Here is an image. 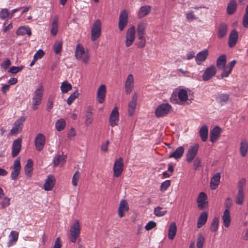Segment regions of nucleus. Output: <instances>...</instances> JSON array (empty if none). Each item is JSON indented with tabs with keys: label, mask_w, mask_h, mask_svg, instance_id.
I'll return each mask as SVG.
<instances>
[{
	"label": "nucleus",
	"mask_w": 248,
	"mask_h": 248,
	"mask_svg": "<svg viewBox=\"0 0 248 248\" xmlns=\"http://www.w3.org/2000/svg\"><path fill=\"white\" fill-rule=\"evenodd\" d=\"M219 219L217 217H214L212 220L210 230L212 232H216L217 231L218 228Z\"/></svg>",
	"instance_id": "48"
},
{
	"label": "nucleus",
	"mask_w": 248,
	"mask_h": 248,
	"mask_svg": "<svg viewBox=\"0 0 248 248\" xmlns=\"http://www.w3.org/2000/svg\"><path fill=\"white\" fill-rule=\"evenodd\" d=\"M244 191L238 190V192L236 196V203L238 205H242L244 201Z\"/></svg>",
	"instance_id": "43"
},
{
	"label": "nucleus",
	"mask_w": 248,
	"mask_h": 248,
	"mask_svg": "<svg viewBox=\"0 0 248 248\" xmlns=\"http://www.w3.org/2000/svg\"><path fill=\"white\" fill-rule=\"evenodd\" d=\"M178 97L181 102H185L187 100V93L185 89L180 90L178 93Z\"/></svg>",
	"instance_id": "46"
},
{
	"label": "nucleus",
	"mask_w": 248,
	"mask_h": 248,
	"mask_svg": "<svg viewBox=\"0 0 248 248\" xmlns=\"http://www.w3.org/2000/svg\"><path fill=\"white\" fill-rule=\"evenodd\" d=\"M9 237L10 239L7 246L8 247H10L17 241L18 237V233L16 231H12Z\"/></svg>",
	"instance_id": "39"
},
{
	"label": "nucleus",
	"mask_w": 248,
	"mask_h": 248,
	"mask_svg": "<svg viewBox=\"0 0 248 248\" xmlns=\"http://www.w3.org/2000/svg\"><path fill=\"white\" fill-rule=\"evenodd\" d=\"M221 128L218 126H216L213 128L212 130H211L210 133V140L212 142H215L218 138L219 136L220 133L221 132Z\"/></svg>",
	"instance_id": "23"
},
{
	"label": "nucleus",
	"mask_w": 248,
	"mask_h": 248,
	"mask_svg": "<svg viewBox=\"0 0 248 248\" xmlns=\"http://www.w3.org/2000/svg\"><path fill=\"white\" fill-rule=\"evenodd\" d=\"M75 57L78 60L82 59L83 62L85 63L89 62V56L87 53L85 52L84 47L79 44L77 46L75 51Z\"/></svg>",
	"instance_id": "4"
},
{
	"label": "nucleus",
	"mask_w": 248,
	"mask_h": 248,
	"mask_svg": "<svg viewBox=\"0 0 248 248\" xmlns=\"http://www.w3.org/2000/svg\"><path fill=\"white\" fill-rule=\"evenodd\" d=\"M156 226V223L153 221H149L147 225L145 227V229L147 231H149L154 227H155Z\"/></svg>",
	"instance_id": "62"
},
{
	"label": "nucleus",
	"mask_w": 248,
	"mask_h": 248,
	"mask_svg": "<svg viewBox=\"0 0 248 248\" xmlns=\"http://www.w3.org/2000/svg\"><path fill=\"white\" fill-rule=\"evenodd\" d=\"M20 169L21 165L20 159L17 158L14 161L13 167L12 168V171L11 174L12 180H15L17 179L20 173Z\"/></svg>",
	"instance_id": "14"
},
{
	"label": "nucleus",
	"mask_w": 248,
	"mask_h": 248,
	"mask_svg": "<svg viewBox=\"0 0 248 248\" xmlns=\"http://www.w3.org/2000/svg\"><path fill=\"white\" fill-rule=\"evenodd\" d=\"M80 226L78 220H75L70 229L69 239L70 242L75 243L79 236Z\"/></svg>",
	"instance_id": "1"
},
{
	"label": "nucleus",
	"mask_w": 248,
	"mask_h": 248,
	"mask_svg": "<svg viewBox=\"0 0 248 248\" xmlns=\"http://www.w3.org/2000/svg\"><path fill=\"white\" fill-rule=\"evenodd\" d=\"M170 185V181L167 180L163 182L160 186V190L162 191H165Z\"/></svg>",
	"instance_id": "57"
},
{
	"label": "nucleus",
	"mask_w": 248,
	"mask_h": 248,
	"mask_svg": "<svg viewBox=\"0 0 248 248\" xmlns=\"http://www.w3.org/2000/svg\"><path fill=\"white\" fill-rule=\"evenodd\" d=\"M208 217L207 213L204 212H202L198 218L197 221V228H202L206 222Z\"/></svg>",
	"instance_id": "31"
},
{
	"label": "nucleus",
	"mask_w": 248,
	"mask_h": 248,
	"mask_svg": "<svg viewBox=\"0 0 248 248\" xmlns=\"http://www.w3.org/2000/svg\"><path fill=\"white\" fill-rule=\"evenodd\" d=\"M193 166L194 167V170H197L199 167L202 166L201 159L199 157L196 158L194 161Z\"/></svg>",
	"instance_id": "59"
},
{
	"label": "nucleus",
	"mask_w": 248,
	"mask_h": 248,
	"mask_svg": "<svg viewBox=\"0 0 248 248\" xmlns=\"http://www.w3.org/2000/svg\"><path fill=\"white\" fill-rule=\"evenodd\" d=\"M221 173L220 172L216 173L212 178L210 181V187L212 189H215L219 185Z\"/></svg>",
	"instance_id": "25"
},
{
	"label": "nucleus",
	"mask_w": 248,
	"mask_h": 248,
	"mask_svg": "<svg viewBox=\"0 0 248 248\" xmlns=\"http://www.w3.org/2000/svg\"><path fill=\"white\" fill-rule=\"evenodd\" d=\"M101 23L100 20L97 19L93 23L91 30V40L94 41L101 36Z\"/></svg>",
	"instance_id": "3"
},
{
	"label": "nucleus",
	"mask_w": 248,
	"mask_h": 248,
	"mask_svg": "<svg viewBox=\"0 0 248 248\" xmlns=\"http://www.w3.org/2000/svg\"><path fill=\"white\" fill-rule=\"evenodd\" d=\"M207 196L205 193L201 192L197 200L198 207L201 210H204L208 206V201H207Z\"/></svg>",
	"instance_id": "9"
},
{
	"label": "nucleus",
	"mask_w": 248,
	"mask_h": 248,
	"mask_svg": "<svg viewBox=\"0 0 248 248\" xmlns=\"http://www.w3.org/2000/svg\"><path fill=\"white\" fill-rule=\"evenodd\" d=\"M129 208L127 202L125 200H123L120 202L119 207L118 210V214L120 217H124V212L129 210Z\"/></svg>",
	"instance_id": "24"
},
{
	"label": "nucleus",
	"mask_w": 248,
	"mask_h": 248,
	"mask_svg": "<svg viewBox=\"0 0 248 248\" xmlns=\"http://www.w3.org/2000/svg\"><path fill=\"white\" fill-rule=\"evenodd\" d=\"M197 18V17L195 16V15L194 14V12L193 11H189L186 14V19L187 20L191 21L196 19Z\"/></svg>",
	"instance_id": "63"
},
{
	"label": "nucleus",
	"mask_w": 248,
	"mask_h": 248,
	"mask_svg": "<svg viewBox=\"0 0 248 248\" xmlns=\"http://www.w3.org/2000/svg\"><path fill=\"white\" fill-rule=\"evenodd\" d=\"M32 166L33 161L31 159H28L27 164L25 166L24 170L26 175L29 176V177L31 176L32 172Z\"/></svg>",
	"instance_id": "41"
},
{
	"label": "nucleus",
	"mask_w": 248,
	"mask_h": 248,
	"mask_svg": "<svg viewBox=\"0 0 248 248\" xmlns=\"http://www.w3.org/2000/svg\"><path fill=\"white\" fill-rule=\"evenodd\" d=\"M184 151V148L183 146H179L169 155V157L173 158L176 160L179 159L183 156Z\"/></svg>",
	"instance_id": "26"
},
{
	"label": "nucleus",
	"mask_w": 248,
	"mask_h": 248,
	"mask_svg": "<svg viewBox=\"0 0 248 248\" xmlns=\"http://www.w3.org/2000/svg\"><path fill=\"white\" fill-rule=\"evenodd\" d=\"M110 125L113 127L118 124L119 121V112L118 108L115 107L111 111L109 119Z\"/></svg>",
	"instance_id": "17"
},
{
	"label": "nucleus",
	"mask_w": 248,
	"mask_h": 248,
	"mask_svg": "<svg viewBox=\"0 0 248 248\" xmlns=\"http://www.w3.org/2000/svg\"><path fill=\"white\" fill-rule=\"evenodd\" d=\"M128 21V13L126 10L122 11L119 18L118 27L121 31L127 25Z\"/></svg>",
	"instance_id": "7"
},
{
	"label": "nucleus",
	"mask_w": 248,
	"mask_h": 248,
	"mask_svg": "<svg viewBox=\"0 0 248 248\" xmlns=\"http://www.w3.org/2000/svg\"><path fill=\"white\" fill-rule=\"evenodd\" d=\"M72 88V86L71 84L69 83L67 81H64L62 82L61 89L62 93H66L68 91H70Z\"/></svg>",
	"instance_id": "47"
},
{
	"label": "nucleus",
	"mask_w": 248,
	"mask_h": 248,
	"mask_svg": "<svg viewBox=\"0 0 248 248\" xmlns=\"http://www.w3.org/2000/svg\"><path fill=\"white\" fill-rule=\"evenodd\" d=\"M25 120L26 118L24 116L20 117L18 119H17L14 123V126L11 130L10 134L13 135L20 132L22 130L21 125H22L23 123L25 121Z\"/></svg>",
	"instance_id": "13"
},
{
	"label": "nucleus",
	"mask_w": 248,
	"mask_h": 248,
	"mask_svg": "<svg viewBox=\"0 0 248 248\" xmlns=\"http://www.w3.org/2000/svg\"><path fill=\"white\" fill-rule=\"evenodd\" d=\"M106 93V87L105 85H101L98 89L97 92V100L99 103L104 102Z\"/></svg>",
	"instance_id": "19"
},
{
	"label": "nucleus",
	"mask_w": 248,
	"mask_h": 248,
	"mask_svg": "<svg viewBox=\"0 0 248 248\" xmlns=\"http://www.w3.org/2000/svg\"><path fill=\"white\" fill-rule=\"evenodd\" d=\"M135 27L132 26L127 31L125 35V46L129 47L131 46L135 39Z\"/></svg>",
	"instance_id": "6"
},
{
	"label": "nucleus",
	"mask_w": 248,
	"mask_h": 248,
	"mask_svg": "<svg viewBox=\"0 0 248 248\" xmlns=\"http://www.w3.org/2000/svg\"><path fill=\"white\" fill-rule=\"evenodd\" d=\"M216 101L221 106L226 104L229 99V95L228 94L220 93L217 94L216 97Z\"/></svg>",
	"instance_id": "33"
},
{
	"label": "nucleus",
	"mask_w": 248,
	"mask_h": 248,
	"mask_svg": "<svg viewBox=\"0 0 248 248\" xmlns=\"http://www.w3.org/2000/svg\"><path fill=\"white\" fill-rule=\"evenodd\" d=\"M237 8V2L235 0H231L228 4L227 7V14L232 15L236 11Z\"/></svg>",
	"instance_id": "30"
},
{
	"label": "nucleus",
	"mask_w": 248,
	"mask_h": 248,
	"mask_svg": "<svg viewBox=\"0 0 248 248\" xmlns=\"http://www.w3.org/2000/svg\"><path fill=\"white\" fill-rule=\"evenodd\" d=\"M45 52L42 49L38 50L34 54V57L36 60L42 58L45 55Z\"/></svg>",
	"instance_id": "60"
},
{
	"label": "nucleus",
	"mask_w": 248,
	"mask_h": 248,
	"mask_svg": "<svg viewBox=\"0 0 248 248\" xmlns=\"http://www.w3.org/2000/svg\"><path fill=\"white\" fill-rule=\"evenodd\" d=\"M92 108L91 107H88L87 108L86 114V119H85V124L86 126H89L92 123L93 120V113Z\"/></svg>",
	"instance_id": "37"
},
{
	"label": "nucleus",
	"mask_w": 248,
	"mask_h": 248,
	"mask_svg": "<svg viewBox=\"0 0 248 248\" xmlns=\"http://www.w3.org/2000/svg\"><path fill=\"white\" fill-rule=\"evenodd\" d=\"M79 95L78 91H75L73 93H72L69 97L68 98L67 100V103L70 105H71L73 102L75 100V99L77 98Z\"/></svg>",
	"instance_id": "52"
},
{
	"label": "nucleus",
	"mask_w": 248,
	"mask_h": 248,
	"mask_svg": "<svg viewBox=\"0 0 248 248\" xmlns=\"http://www.w3.org/2000/svg\"><path fill=\"white\" fill-rule=\"evenodd\" d=\"M151 11V7L149 5L141 6L138 12V17L142 18L147 16Z\"/></svg>",
	"instance_id": "34"
},
{
	"label": "nucleus",
	"mask_w": 248,
	"mask_h": 248,
	"mask_svg": "<svg viewBox=\"0 0 248 248\" xmlns=\"http://www.w3.org/2000/svg\"><path fill=\"white\" fill-rule=\"evenodd\" d=\"M22 139L17 138L14 140L12 148V156L13 157L16 156L21 149Z\"/></svg>",
	"instance_id": "15"
},
{
	"label": "nucleus",
	"mask_w": 248,
	"mask_h": 248,
	"mask_svg": "<svg viewBox=\"0 0 248 248\" xmlns=\"http://www.w3.org/2000/svg\"><path fill=\"white\" fill-rule=\"evenodd\" d=\"M167 212L166 208L164 209L160 206H157L154 208V214L156 217H162L164 216Z\"/></svg>",
	"instance_id": "45"
},
{
	"label": "nucleus",
	"mask_w": 248,
	"mask_h": 248,
	"mask_svg": "<svg viewBox=\"0 0 248 248\" xmlns=\"http://www.w3.org/2000/svg\"><path fill=\"white\" fill-rule=\"evenodd\" d=\"M205 242V236L203 233L198 234L197 240V248H202Z\"/></svg>",
	"instance_id": "49"
},
{
	"label": "nucleus",
	"mask_w": 248,
	"mask_h": 248,
	"mask_svg": "<svg viewBox=\"0 0 248 248\" xmlns=\"http://www.w3.org/2000/svg\"><path fill=\"white\" fill-rule=\"evenodd\" d=\"M58 18L55 17L51 25V33L52 35L55 36L58 32Z\"/></svg>",
	"instance_id": "44"
},
{
	"label": "nucleus",
	"mask_w": 248,
	"mask_h": 248,
	"mask_svg": "<svg viewBox=\"0 0 248 248\" xmlns=\"http://www.w3.org/2000/svg\"><path fill=\"white\" fill-rule=\"evenodd\" d=\"M238 34L235 29H233L231 32L229 37L228 45L230 47H234L237 41Z\"/></svg>",
	"instance_id": "21"
},
{
	"label": "nucleus",
	"mask_w": 248,
	"mask_h": 248,
	"mask_svg": "<svg viewBox=\"0 0 248 248\" xmlns=\"http://www.w3.org/2000/svg\"><path fill=\"white\" fill-rule=\"evenodd\" d=\"M138 39L140 40L139 41L136 45L138 48H143L145 46L146 44V39L144 36H138Z\"/></svg>",
	"instance_id": "53"
},
{
	"label": "nucleus",
	"mask_w": 248,
	"mask_h": 248,
	"mask_svg": "<svg viewBox=\"0 0 248 248\" xmlns=\"http://www.w3.org/2000/svg\"><path fill=\"white\" fill-rule=\"evenodd\" d=\"M177 226L175 222L170 223L169 228L168 238L170 240H173L176 234Z\"/></svg>",
	"instance_id": "32"
},
{
	"label": "nucleus",
	"mask_w": 248,
	"mask_h": 248,
	"mask_svg": "<svg viewBox=\"0 0 248 248\" xmlns=\"http://www.w3.org/2000/svg\"><path fill=\"white\" fill-rule=\"evenodd\" d=\"M138 94L135 93L133 94L131 100L128 104V113L129 115L132 116L135 112L137 106V102L138 100Z\"/></svg>",
	"instance_id": "16"
},
{
	"label": "nucleus",
	"mask_w": 248,
	"mask_h": 248,
	"mask_svg": "<svg viewBox=\"0 0 248 248\" xmlns=\"http://www.w3.org/2000/svg\"><path fill=\"white\" fill-rule=\"evenodd\" d=\"M134 77L132 74H129L125 83V89L126 94H129L134 87Z\"/></svg>",
	"instance_id": "20"
},
{
	"label": "nucleus",
	"mask_w": 248,
	"mask_h": 248,
	"mask_svg": "<svg viewBox=\"0 0 248 248\" xmlns=\"http://www.w3.org/2000/svg\"><path fill=\"white\" fill-rule=\"evenodd\" d=\"M65 125V121L63 119H60L58 120L55 124V127L56 129L59 131H61L64 129Z\"/></svg>",
	"instance_id": "50"
},
{
	"label": "nucleus",
	"mask_w": 248,
	"mask_h": 248,
	"mask_svg": "<svg viewBox=\"0 0 248 248\" xmlns=\"http://www.w3.org/2000/svg\"><path fill=\"white\" fill-rule=\"evenodd\" d=\"M23 68V66H12L8 70V72L12 74H16L20 72Z\"/></svg>",
	"instance_id": "58"
},
{
	"label": "nucleus",
	"mask_w": 248,
	"mask_h": 248,
	"mask_svg": "<svg viewBox=\"0 0 248 248\" xmlns=\"http://www.w3.org/2000/svg\"><path fill=\"white\" fill-rule=\"evenodd\" d=\"M124 168V163L122 158H118L114 163L113 167V171L114 176L116 177L120 176L123 171Z\"/></svg>",
	"instance_id": "12"
},
{
	"label": "nucleus",
	"mask_w": 248,
	"mask_h": 248,
	"mask_svg": "<svg viewBox=\"0 0 248 248\" xmlns=\"http://www.w3.org/2000/svg\"><path fill=\"white\" fill-rule=\"evenodd\" d=\"M208 129L206 125L202 126L200 130V135L202 141H206L208 138Z\"/></svg>",
	"instance_id": "40"
},
{
	"label": "nucleus",
	"mask_w": 248,
	"mask_h": 248,
	"mask_svg": "<svg viewBox=\"0 0 248 248\" xmlns=\"http://www.w3.org/2000/svg\"><path fill=\"white\" fill-rule=\"evenodd\" d=\"M171 108V106L168 103L160 104L155 110V115L157 118L164 117L169 113Z\"/></svg>",
	"instance_id": "5"
},
{
	"label": "nucleus",
	"mask_w": 248,
	"mask_h": 248,
	"mask_svg": "<svg viewBox=\"0 0 248 248\" xmlns=\"http://www.w3.org/2000/svg\"><path fill=\"white\" fill-rule=\"evenodd\" d=\"M56 183L54 177L52 175L47 176L44 184V188L46 191H50L52 189Z\"/></svg>",
	"instance_id": "18"
},
{
	"label": "nucleus",
	"mask_w": 248,
	"mask_h": 248,
	"mask_svg": "<svg viewBox=\"0 0 248 248\" xmlns=\"http://www.w3.org/2000/svg\"><path fill=\"white\" fill-rule=\"evenodd\" d=\"M146 26L143 22H140L138 24L137 31L138 36H144L145 32Z\"/></svg>",
	"instance_id": "42"
},
{
	"label": "nucleus",
	"mask_w": 248,
	"mask_h": 248,
	"mask_svg": "<svg viewBox=\"0 0 248 248\" xmlns=\"http://www.w3.org/2000/svg\"><path fill=\"white\" fill-rule=\"evenodd\" d=\"M246 184V179L245 178H242L238 182V190H244V186Z\"/></svg>",
	"instance_id": "61"
},
{
	"label": "nucleus",
	"mask_w": 248,
	"mask_h": 248,
	"mask_svg": "<svg viewBox=\"0 0 248 248\" xmlns=\"http://www.w3.org/2000/svg\"><path fill=\"white\" fill-rule=\"evenodd\" d=\"M66 158L67 155H64L63 154L62 155H56L53 160L54 166L56 167L59 165H62L66 162Z\"/></svg>",
	"instance_id": "27"
},
{
	"label": "nucleus",
	"mask_w": 248,
	"mask_h": 248,
	"mask_svg": "<svg viewBox=\"0 0 248 248\" xmlns=\"http://www.w3.org/2000/svg\"><path fill=\"white\" fill-rule=\"evenodd\" d=\"M10 13L7 9H2L0 12V18L1 19H5L6 17H9Z\"/></svg>",
	"instance_id": "56"
},
{
	"label": "nucleus",
	"mask_w": 248,
	"mask_h": 248,
	"mask_svg": "<svg viewBox=\"0 0 248 248\" xmlns=\"http://www.w3.org/2000/svg\"><path fill=\"white\" fill-rule=\"evenodd\" d=\"M46 143V137L42 133L37 134L34 140V145L36 149L40 152L42 151L44 148Z\"/></svg>",
	"instance_id": "8"
},
{
	"label": "nucleus",
	"mask_w": 248,
	"mask_h": 248,
	"mask_svg": "<svg viewBox=\"0 0 248 248\" xmlns=\"http://www.w3.org/2000/svg\"><path fill=\"white\" fill-rule=\"evenodd\" d=\"M223 69V71L220 74L221 78L228 77L232 71V69H230V68L227 66Z\"/></svg>",
	"instance_id": "55"
},
{
	"label": "nucleus",
	"mask_w": 248,
	"mask_h": 248,
	"mask_svg": "<svg viewBox=\"0 0 248 248\" xmlns=\"http://www.w3.org/2000/svg\"><path fill=\"white\" fill-rule=\"evenodd\" d=\"M243 25L246 28H248V13L246 12L243 19Z\"/></svg>",
	"instance_id": "64"
},
{
	"label": "nucleus",
	"mask_w": 248,
	"mask_h": 248,
	"mask_svg": "<svg viewBox=\"0 0 248 248\" xmlns=\"http://www.w3.org/2000/svg\"><path fill=\"white\" fill-rule=\"evenodd\" d=\"M16 33L17 35H24L27 34L30 36L31 35V31L29 27L23 26L17 29Z\"/></svg>",
	"instance_id": "38"
},
{
	"label": "nucleus",
	"mask_w": 248,
	"mask_h": 248,
	"mask_svg": "<svg viewBox=\"0 0 248 248\" xmlns=\"http://www.w3.org/2000/svg\"><path fill=\"white\" fill-rule=\"evenodd\" d=\"M80 176L79 172L77 170L74 173L72 177V184L74 186H76L78 185V181Z\"/></svg>",
	"instance_id": "54"
},
{
	"label": "nucleus",
	"mask_w": 248,
	"mask_h": 248,
	"mask_svg": "<svg viewBox=\"0 0 248 248\" xmlns=\"http://www.w3.org/2000/svg\"><path fill=\"white\" fill-rule=\"evenodd\" d=\"M248 142L246 139L242 140L240 143V153L243 157H245L248 153Z\"/></svg>",
	"instance_id": "35"
},
{
	"label": "nucleus",
	"mask_w": 248,
	"mask_h": 248,
	"mask_svg": "<svg viewBox=\"0 0 248 248\" xmlns=\"http://www.w3.org/2000/svg\"><path fill=\"white\" fill-rule=\"evenodd\" d=\"M222 219L223 221V224L225 227L228 228L231 223V216L230 211L228 209H226L223 213L222 216Z\"/></svg>",
	"instance_id": "36"
},
{
	"label": "nucleus",
	"mask_w": 248,
	"mask_h": 248,
	"mask_svg": "<svg viewBox=\"0 0 248 248\" xmlns=\"http://www.w3.org/2000/svg\"><path fill=\"white\" fill-rule=\"evenodd\" d=\"M199 149V145L194 144L191 146L186 154V159L188 163H190L193 160L197 154Z\"/></svg>",
	"instance_id": "11"
},
{
	"label": "nucleus",
	"mask_w": 248,
	"mask_h": 248,
	"mask_svg": "<svg viewBox=\"0 0 248 248\" xmlns=\"http://www.w3.org/2000/svg\"><path fill=\"white\" fill-rule=\"evenodd\" d=\"M43 91L44 88L43 86L40 85L34 91V95L32 98V108L33 110H36L38 108V106L41 104Z\"/></svg>",
	"instance_id": "2"
},
{
	"label": "nucleus",
	"mask_w": 248,
	"mask_h": 248,
	"mask_svg": "<svg viewBox=\"0 0 248 248\" xmlns=\"http://www.w3.org/2000/svg\"><path fill=\"white\" fill-rule=\"evenodd\" d=\"M227 62L226 56L225 55H221L217 60V67L218 69L222 70L226 66Z\"/></svg>",
	"instance_id": "29"
},
{
	"label": "nucleus",
	"mask_w": 248,
	"mask_h": 248,
	"mask_svg": "<svg viewBox=\"0 0 248 248\" xmlns=\"http://www.w3.org/2000/svg\"><path fill=\"white\" fill-rule=\"evenodd\" d=\"M217 73V69L214 65H212L206 69L202 75L203 81H207L214 77Z\"/></svg>",
	"instance_id": "10"
},
{
	"label": "nucleus",
	"mask_w": 248,
	"mask_h": 248,
	"mask_svg": "<svg viewBox=\"0 0 248 248\" xmlns=\"http://www.w3.org/2000/svg\"><path fill=\"white\" fill-rule=\"evenodd\" d=\"M62 41H58L55 43L53 46L54 51L56 54H59L62 49Z\"/></svg>",
	"instance_id": "51"
},
{
	"label": "nucleus",
	"mask_w": 248,
	"mask_h": 248,
	"mask_svg": "<svg viewBox=\"0 0 248 248\" xmlns=\"http://www.w3.org/2000/svg\"><path fill=\"white\" fill-rule=\"evenodd\" d=\"M208 56V51L206 49L198 53L195 57V61L197 64L198 65L201 64L203 62L205 61Z\"/></svg>",
	"instance_id": "22"
},
{
	"label": "nucleus",
	"mask_w": 248,
	"mask_h": 248,
	"mask_svg": "<svg viewBox=\"0 0 248 248\" xmlns=\"http://www.w3.org/2000/svg\"><path fill=\"white\" fill-rule=\"evenodd\" d=\"M227 25L224 22H221L218 27V37L219 38H223L227 34Z\"/></svg>",
	"instance_id": "28"
}]
</instances>
